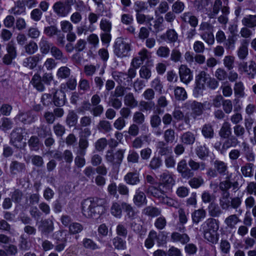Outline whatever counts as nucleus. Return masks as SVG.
Here are the masks:
<instances>
[{
	"label": "nucleus",
	"mask_w": 256,
	"mask_h": 256,
	"mask_svg": "<svg viewBox=\"0 0 256 256\" xmlns=\"http://www.w3.org/2000/svg\"><path fill=\"white\" fill-rule=\"evenodd\" d=\"M106 200L98 198H90L84 200L82 202V210L87 218H97L104 213Z\"/></svg>",
	"instance_id": "1"
},
{
	"label": "nucleus",
	"mask_w": 256,
	"mask_h": 256,
	"mask_svg": "<svg viewBox=\"0 0 256 256\" xmlns=\"http://www.w3.org/2000/svg\"><path fill=\"white\" fill-rule=\"evenodd\" d=\"M125 151V150L119 149L114 154L110 150L106 152V159L107 162L112 163V168L114 170L112 174H118L119 166L122 161Z\"/></svg>",
	"instance_id": "2"
},
{
	"label": "nucleus",
	"mask_w": 256,
	"mask_h": 256,
	"mask_svg": "<svg viewBox=\"0 0 256 256\" xmlns=\"http://www.w3.org/2000/svg\"><path fill=\"white\" fill-rule=\"evenodd\" d=\"M210 106V104L206 102L201 103L196 100H188L184 104V107L192 110V116L194 119L202 114L204 107L209 109Z\"/></svg>",
	"instance_id": "3"
},
{
	"label": "nucleus",
	"mask_w": 256,
	"mask_h": 256,
	"mask_svg": "<svg viewBox=\"0 0 256 256\" xmlns=\"http://www.w3.org/2000/svg\"><path fill=\"white\" fill-rule=\"evenodd\" d=\"M27 132L22 128H16L10 134V143L16 148H20L23 146V138L26 136Z\"/></svg>",
	"instance_id": "4"
},
{
	"label": "nucleus",
	"mask_w": 256,
	"mask_h": 256,
	"mask_svg": "<svg viewBox=\"0 0 256 256\" xmlns=\"http://www.w3.org/2000/svg\"><path fill=\"white\" fill-rule=\"evenodd\" d=\"M114 54L120 58L127 56L130 50V44L122 38H118L114 44Z\"/></svg>",
	"instance_id": "5"
},
{
	"label": "nucleus",
	"mask_w": 256,
	"mask_h": 256,
	"mask_svg": "<svg viewBox=\"0 0 256 256\" xmlns=\"http://www.w3.org/2000/svg\"><path fill=\"white\" fill-rule=\"evenodd\" d=\"M63 231L59 230L53 233L52 237L56 240V244L54 245V250L58 252H60L64 250L66 246L68 238L66 235L62 236Z\"/></svg>",
	"instance_id": "6"
},
{
	"label": "nucleus",
	"mask_w": 256,
	"mask_h": 256,
	"mask_svg": "<svg viewBox=\"0 0 256 256\" xmlns=\"http://www.w3.org/2000/svg\"><path fill=\"white\" fill-rule=\"evenodd\" d=\"M38 229L42 235L48 236L54 230V222L49 218L42 220L38 226Z\"/></svg>",
	"instance_id": "7"
},
{
	"label": "nucleus",
	"mask_w": 256,
	"mask_h": 256,
	"mask_svg": "<svg viewBox=\"0 0 256 256\" xmlns=\"http://www.w3.org/2000/svg\"><path fill=\"white\" fill-rule=\"evenodd\" d=\"M178 71L180 80L182 82L188 84L192 80V76L191 70L186 66L180 65Z\"/></svg>",
	"instance_id": "8"
},
{
	"label": "nucleus",
	"mask_w": 256,
	"mask_h": 256,
	"mask_svg": "<svg viewBox=\"0 0 256 256\" xmlns=\"http://www.w3.org/2000/svg\"><path fill=\"white\" fill-rule=\"evenodd\" d=\"M15 119L24 124H30L35 121L36 116L30 111L20 112L16 116Z\"/></svg>",
	"instance_id": "9"
},
{
	"label": "nucleus",
	"mask_w": 256,
	"mask_h": 256,
	"mask_svg": "<svg viewBox=\"0 0 256 256\" xmlns=\"http://www.w3.org/2000/svg\"><path fill=\"white\" fill-rule=\"evenodd\" d=\"M52 8L56 14L60 17H65L70 13V11L64 5L62 1L56 2L53 5Z\"/></svg>",
	"instance_id": "10"
},
{
	"label": "nucleus",
	"mask_w": 256,
	"mask_h": 256,
	"mask_svg": "<svg viewBox=\"0 0 256 256\" xmlns=\"http://www.w3.org/2000/svg\"><path fill=\"white\" fill-rule=\"evenodd\" d=\"M42 60V56L38 54L26 58L23 61L22 64L24 67L33 70Z\"/></svg>",
	"instance_id": "11"
},
{
	"label": "nucleus",
	"mask_w": 256,
	"mask_h": 256,
	"mask_svg": "<svg viewBox=\"0 0 256 256\" xmlns=\"http://www.w3.org/2000/svg\"><path fill=\"white\" fill-rule=\"evenodd\" d=\"M170 240L173 242H180L182 244L188 243L190 240V238L186 233H180L174 232L172 233Z\"/></svg>",
	"instance_id": "12"
},
{
	"label": "nucleus",
	"mask_w": 256,
	"mask_h": 256,
	"mask_svg": "<svg viewBox=\"0 0 256 256\" xmlns=\"http://www.w3.org/2000/svg\"><path fill=\"white\" fill-rule=\"evenodd\" d=\"M174 184V180L172 177H162L159 182L158 188L162 192H166L172 189Z\"/></svg>",
	"instance_id": "13"
},
{
	"label": "nucleus",
	"mask_w": 256,
	"mask_h": 256,
	"mask_svg": "<svg viewBox=\"0 0 256 256\" xmlns=\"http://www.w3.org/2000/svg\"><path fill=\"white\" fill-rule=\"evenodd\" d=\"M218 227V221L212 218L208 219L202 225L203 230L210 231L212 232H217Z\"/></svg>",
	"instance_id": "14"
},
{
	"label": "nucleus",
	"mask_w": 256,
	"mask_h": 256,
	"mask_svg": "<svg viewBox=\"0 0 256 256\" xmlns=\"http://www.w3.org/2000/svg\"><path fill=\"white\" fill-rule=\"evenodd\" d=\"M52 56L56 60H60L62 63H66L68 58L64 56L62 52L58 47L53 46L50 50Z\"/></svg>",
	"instance_id": "15"
},
{
	"label": "nucleus",
	"mask_w": 256,
	"mask_h": 256,
	"mask_svg": "<svg viewBox=\"0 0 256 256\" xmlns=\"http://www.w3.org/2000/svg\"><path fill=\"white\" fill-rule=\"evenodd\" d=\"M53 102L55 106H61L66 102L65 94L62 90H56L53 95Z\"/></svg>",
	"instance_id": "16"
},
{
	"label": "nucleus",
	"mask_w": 256,
	"mask_h": 256,
	"mask_svg": "<svg viewBox=\"0 0 256 256\" xmlns=\"http://www.w3.org/2000/svg\"><path fill=\"white\" fill-rule=\"evenodd\" d=\"M126 202H114L110 208V212L114 216L120 218L122 214V210H124V204Z\"/></svg>",
	"instance_id": "17"
},
{
	"label": "nucleus",
	"mask_w": 256,
	"mask_h": 256,
	"mask_svg": "<svg viewBox=\"0 0 256 256\" xmlns=\"http://www.w3.org/2000/svg\"><path fill=\"white\" fill-rule=\"evenodd\" d=\"M38 44L40 52L42 54H48L54 46L44 36L41 38Z\"/></svg>",
	"instance_id": "18"
},
{
	"label": "nucleus",
	"mask_w": 256,
	"mask_h": 256,
	"mask_svg": "<svg viewBox=\"0 0 256 256\" xmlns=\"http://www.w3.org/2000/svg\"><path fill=\"white\" fill-rule=\"evenodd\" d=\"M133 202L138 207L146 204L147 200L146 194L144 192L137 190L134 196Z\"/></svg>",
	"instance_id": "19"
},
{
	"label": "nucleus",
	"mask_w": 256,
	"mask_h": 256,
	"mask_svg": "<svg viewBox=\"0 0 256 256\" xmlns=\"http://www.w3.org/2000/svg\"><path fill=\"white\" fill-rule=\"evenodd\" d=\"M210 76L208 74L204 71L200 72L198 74L196 77V81L197 83L196 88L203 89L204 88V84L207 83Z\"/></svg>",
	"instance_id": "20"
},
{
	"label": "nucleus",
	"mask_w": 256,
	"mask_h": 256,
	"mask_svg": "<svg viewBox=\"0 0 256 256\" xmlns=\"http://www.w3.org/2000/svg\"><path fill=\"white\" fill-rule=\"evenodd\" d=\"M112 78L119 84L126 86V81L128 82H130V80L126 73L119 72H114L112 73Z\"/></svg>",
	"instance_id": "21"
},
{
	"label": "nucleus",
	"mask_w": 256,
	"mask_h": 256,
	"mask_svg": "<svg viewBox=\"0 0 256 256\" xmlns=\"http://www.w3.org/2000/svg\"><path fill=\"white\" fill-rule=\"evenodd\" d=\"M26 6L23 0H18L15 2L14 6L11 8L10 13L16 16L25 14Z\"/></svg>",
	"instance_id": "22"
},
{
	"label": "nucleus",
	"mask_w": 256,
	"mask_h": 256,
	"mask_svg": "<svg viewBox=\"0 0 256 256\" xmlns=\"http://www.w3.org/2000/svg\"><path fill=\"white\" fill-rule=\"evenodd\" d=\"M248 44L249 42L248 40H243L238 50V56L240 59L244 60L248 55Z\"/></svg>",
	"instance_id": "23"
},
{
	"label": "nucleus",
	"mask_w": 256,
	"mask_h": 256,
	"mask_svg": "<svg viewBox=\"0 0 256 256\" xmlns=\"http://www.w3.org/2000/svg\"><path fill=\"white\" fill-rule=\"evenodd\" d=\"M89 143L86 138L82 136L80 138L78 141V148L76 154L80 155H86V149L88 147Z\"/></svg>",
	"instance_id": "24"
},
{
	"label": "nucleus",
	"mask_w": 256,
	"mask_h": 256,
	"mask_svg": "<svg viewBox=\"0 0 256 256\" xmlns=\"http://www.w3.org/2000/svg\"><path fill=\"white\" fill-rule=\"evenodd\" d=\"M180 18L184 22L189 23L194 28L198 25V18L190 12L184 13L180 16Z\"/></svg>",
	"instance_id": "25"
},
{
	"label": "nucleus",
	"mask_w": 256,
	"mask_h": 256,
	"mask_svg": "<svg viewBox=\"0 0 256 256\" xmlns=\"http://www.w3.org/2000/svg\"><path fill=\"white\" fill-rule=\"evenodd\" d=\"M177 170L180 174L185 176H190L193 174L192 172H191V170L188 168L186 161L184 159L182 160L178 163Z\"/></svg>",
	"instance_id": "26"
},
{
	"label": "nucleus",
	"mask_w": 256,
	"mask_h": 256,
	"mask_svg": "<svg viewBox=\"0 0 256 256\" xmlns=\"http://www.w3.org/2000/svg\"><path fill=\"white\" fill-rule=\"evenodd\" d=\"M34 87L40 92H43L45 87L42 83V77L38 74H35L30 82Z\"/></svg>",
	"instance_id": "27"
},
{
	"label": "nucleus",
	"mask_w": 256,
	"mask_h": 256,
	"mask_svg": "<svg viewBox=\"0 0 256 256\" xmlns=\"http://www.w3.org/2000/svg\"><path fill=\"white\" fill-rule=\"evenodd\" d=\"M180 141L182 143L186 145L192 144L195 140L196 137L194 134L190 132H187L184 133L180 137Z\"/></svg>",
	"instance_id": "28"
},
{
	"label": "nucleus",
	"mask_w": 256,
	"mask_h": 256,
	"mask_svg": "<svg viewBox=\"0 0 256 256\" xmlns=\"http://www.w3.org/2000/svg\"><path fill=\"white\" fill-rule=\"evenodd\" d=\"M124 104L130 108H134L138 106V102L135 98L132 92H128L124 97Z\"/></svg>",
	"instance_id": "29"
},
{
	"label": "nucleus",
	"mask_w": 256,
	"mask_h": 256,
	"mask_svg": "<svg viewBox=\"0 0 256 256\" xmlns=\"http://www.w3.org/2000/svg\"><path fill=\"white\" fill-rule=\"evenodd\" d=\"M206 216V212L202 208L195 210L192 213V218L194 224H198Z\"/></svg>",
	"instance_id": "30"
},
{
	"label": "nucleus",
	"mask_w": 256,
	"mask_h": 256,
	"mask_svg": "<svg viewBox=\"0 0 256 256\" xmlns=\"http://www.w3.org/2000/svg\"><path fill=\"white\" fill-rule=\"evenodd\" d=\"M228 124L225 121V147L230 148L231 146H236L238 142L236 138L232 136L230 138L226 136V132L228 131Z\"/></svg>",
	"instance_id": "31"
},
{
	"label": "nucleus",
	"mask_w": 256,
	"mask_h": 256,
	"mask_svg": "<svg viewBox=\"0 0 256 256\" xmlns=\"http://www.w3.org/2000/svg\"><path fill=\"white\" fill-rule=\"evenodd\" d=\"M156 148L160 156H165L170 152V148L168 146V143L164 141H159L156 143Z\"/></svg>",
	"instance_id": "32"
},
{
	"label": "nucleus",
	"mask_w": 256,
	"mask_h": 256,
	"mask_svg": "<svg viewBox=\"0 0 256 256\" xmlns=\"http://www.w3.org/2000/svg\"><path fill=\"white\" fill-rule=\"evenodd\" d=\"M18 248L20 250L26 251L30 249L31 244L28 240V238L24 234H22L19 238Z\"/></svg>",
	"instance_id": "33"
},
{
	"label": "nucleus",
	"mask_w": 256,
	"mask_h": 256,
	"mask_svg": "<svg viewBox=\"0 0 256 256\" xmlns=\"http://www.w3.org/2000/svg\"><path fill=\"white\" fill-rule=\"evenodd\" d=\"M161 210L159 208L148 206L142 210V214L151 217H156L160 214Z\"/></svg>",
	"instance_id": "34"
},
{
	"label": "nucleus",
	"mask_w": 256,
	"mask_h": 256,
	"mask_svg": "<svg viewBox=\"0 0 256 256\" xmlns=\"http://www.w3.org/2000/svg\"><path fill=\"white\" fill-rule=\"evenodd\" d=\"M24 48L26 54L31 55L34 54L38 50V46L35 42L30 40L24 46Z\"/></svg>",
	"instance_id": "35"
},
{
	"label": "nucleus",
	"mask_w": 256,
	"mask_h": 256,
	"mask_svg": "<svg viewBox=\"0 0 256 256\" xmlns=\"http://www.w3.org/2000/svg\"><path fill=\"white\" fill-rule=\"evenodd\" d=\"M188 166L190 168L191 172L203 170L206 168V164L204 162H198L192 159H190L188 162Z\"/></svg>",
	"instance_id": "36"
},
{
	"label": "nucleus",
	"mask_w": 256,
	"mask_h": 256,
	"mask_svg": "<svg viewBox=\"0 0 256 256\" xmlns=\"http://www.w3.org/2000/svg\"><path fill=\"white\" fill-rule=\"evenodd\" d=\"M98 128L100 131L104 132H109L112 130V128L110 122L106 120H100L98 125Z\"/></svg>",
	"instance_id": "37"
},
{
	"label": "nucleus",
	"mask_w": 256,
	"mask_h": 256,
	"mask_svg": "<svg viewBox=\"0 0 256 256\" xmlns=\"http://www.w3.org/2000/svg\"><path fill=\"white\" fill-rule=\"evenodd\" d=\"M164 138L166 143H172L175 141L176 136L174 130L170 128L166 130L164 133Z\"/></svg>",
	"instance_id": "38"
},
{
	"label": "nucleus",
	"mask_w": 256,
	"mask_h": 256,
	"mask_svg": "<svg viewBox=\"0 0 256 256\" xmlns=\"http://www.w3.org/2000/svg\"><path fill=\"white\" fill-rule=\"evenodd\" d=\"M10 168L12 172L14 174H16L25 170V165L24 164L18 162L17 161H14L10 164Z\"/></svg>",
	"instance_id": "39"
},
{
	"label": "nucleus",
	"mask_w": 256,
	"mask_h": 256,
	"mask_svg": "<svg viewBox=\"0 0 256 256\" xmlns=\"http://www.w3.org/2000/svg\"><path fill=\"white\" fill-rule=\"evenodd\" d=\"M208 210L210 215L214 217L218 216L222 213L218 206L213 202L208 206Z\"/></svg>",
	"instance_id": "40"
},
{
	"label": "nucleus",
	"mask_w": 256,
	"mask_h": 256,
	"mask_svg": "<svg viewBox=\"0 0 256 256\" xmlns=\"http://www.w3.org/2000/svg\"><path fill=\"white\" fill-rule=\"evenodd\" d=\"M78 118V115L74 110H70L66 117V122L70 126H73L76 124Z\"/></svg>",
	"instance_id": "41"
},
{
	"label": "nucleus",
	"mask_w": 256,
	"mask_h": 256,
	"mask_svg": "<svg viewBox=\"0 0 256 256\" xmlns=\"http://www.w3.org/2000/svg\"><path fill=\"white\" fill-rule=\"evenodd\" d=\"M82 246L84 248L92 250L100 248V247L93 240L88 238H84L83 240Z\"/></svg>",
	"instance_id": "42"
},
{
	"label": "nucleus",
	"mask_w": 256,
	"mask_h": 256,
	"mask_svg": "<svg viewBox=\"0 0 256 256\" xmlns=\"http://www.w3.org/2000/svg\"><path fill=\"white\" fill-rule=\"evenodd\" d=\"M157 238L156 232L154 230H151L146 240L144 245L148 248H152L154 244V240Z\"/></svg>",
	"instance_id": "43"
},
{
	"label": "nucleus",
	"mask_w": 256,
	"mask_h": 256,
	"mask_svg": "<svg viewBox=\"0 0 256 256\" xmlns=\"http://www.w3.org/2000/svg\"><path fill=\"white\" fill-rule=\"evenodd\" d=\"M112 243L115 248L118 250H124L126 248V242L118 236L115 237L113 239Z\"/></svg>",
	"instance_id": "44"
},
{
	"label": "nucleus",
	"mask_w": 256,
	"mask_h": 256,
	"mask_svg": "<svg viewBox=\"0 0 256 256\" xmlns=\"http://www.w3.org/2000/svg\"><path fill=\"white\" fill-rule=\"evenodd\" d=\"M36 132L40 138H46L48 136H52V132L50 128L46 126L42 125L37 128Z\"/></svg>",
	"instance_id": "45"
},
{
	"label": "nucleus",
	"mask_w": 256,
	"mask_h": 256,
	"mask_svg": "<svg viewBox=\"0 0 256 256\" xmlns=\"http://www.w3.org/2000/svg\"><path fill=\"white\" fill-rule=\"evenodd\" d=\"M234 93L236 96L238 98H242L244 95V87L242 82H236L234 86Z\"/></svg>",
	"instance_id": "46"
},
{
	"label": "nucleus",
	"mask_w": 256,
	"mask_h": 256,
	"mask_svg": "<svg viewBox=\"0 0 256 256\" xmlns=\"http://www.w3.org/2000/svg\"><path fill=\"white\" fill-rule=\"evenodd\" d=\"M124 206H125L124 210L126 212V216L131 220L135 219L137 217V212H135L134 208L127 203H126Z\"/></svg>",
	"instance_id": "47"
},
{
	"label": "nucleus",
	"mask_w": 256,
	"mask_h": 256,
	"mask_svg": "<svg viewBox=\"0 0 256 256\" xmlns=\"http://www.w3.org/2000/svg\"><path fill=\"white\" fill-rule=\"evenodd\" d=\"M28 144L31 150H38L40 145L39 138L36 136H32L28 141Z\"/></svg>",
	"instance_id": "48"
},
{
	"label": "nucleus",
	"mask_w": 256,
	"mask_h": 256,
	"mask_svg": "<svg viewBox=\"0 0 256 256\" xmlns=\"http://www.w3.org/2000/svg\"><path fill=\"white\" fill-rule=\"evenodd\" d=\"M139 74L142 78L148 80L151 77V70L148 66H142L140 70Z\"/></svg>",
	"instance_id": "49"
},
{
	"label": "nucleus",
	"mask_w": 256,
	"mask_h": 256,
	"mask_svg": "<svg viewBox=\"0 0 256 256\" xmlns=\"http://www.w3.org/2000/svg\"><path fill=\"white\" fill-rule=\"evenodd\" d=\"M69 232L75 234L80 232L84 229L82 224L78 222H72L69 226Z\"/></svg>",
	"instance_id": "50"
},
{
	"label": "nucleus",
	"mask_w": 256,
	"mask_h": 256,
	"mask_svg": "<svg viewBox=\"0 0 256 256\" xmlns=\"http://www.w3.org/2000/svg\"><path fill=\"white\" fill-rule=\"evenodd\" d=\"M174 96L176 100H184L187 98L185 90L182 87L177 86L174 89Z\"/></svg>",
	"instance_id": "51"
},
{
	"label": "nucleus",
	"mask_w": 256,
	"mask_h": 256,
	"mask_svg": "<svg viewBox=\"0 0 256 256\" xmlns=\"http://www.w3.org/2000/svg\"><path fill=\"white\" fill-rule=\"evenodd\" d=\"M169 10V5L167 2L166 0L161 1L158 6L155 10V14H162L166 13Z\"/></svg>",
	"instance_id": "52"
},
{
	"label": "nucleus",
	"mask_w": 256,
	"mask_h": 256,
	"mask_svg": "<svg viewBox=\"0 0 256 256\" xmlns=\"http://www.w3.org/2000/svg\"><path fill=\"white\" fill-rule=\"evenodd\" d=\"M204 231V238L206 240H208V242H212V243H216L218 241V236L217 234V232H212L208 230H203Z\"/></svg>",
	"instance_id": "53"
},
{
	"label": "nucleus",
	"mask_w": 256,
	"mask_h": 256,
	"mask_svg": "<svg viewBox=\"0 0 256 256\" xmlns=\"http://www.w3.org/2000/svg\"><path fill=\"white\" fill-rule=\"evenodd\" d=\"M184 4L180 0H177L172 5V10L173 12L178 14L181 13L184 10Z\"/></svg>",
	"instance_id": "54"
},
{
	"label": "nucleus",
	"mask_w": 256,
	"mask_h": 256,
	"mask_svg": "<svg viewBox=\"0 0 256 256\" xmlns=\"http://www.w3.org/2000/svg\"><path fill=\"white\" fill-rule=\"evenodd\" d=\"M158 56L162 58H167L170 54V50L166 46H160L156 52Z\"/></svg>",
	"instance_id": "55"
},
{
	"label": "nucleus",
	"mask_w": 256,
	"mask_h": 256,
	"mask_svg": "<svg viewBox=\"0 0 256 256\" xmlns=\"http://www.w3.org/2000/svg\"><path fill=\"white\" fill-rule=\"evenodd\" d=\"M203 136L206 138H211L214 136V130L211 125L206 124L204 126L202 130Z\"/></svg>",
	"instance_id": "56"
},
{
	"label": "nucleus",
	"mask_w": 256,
	"mask_h": 256,
	"mask_svg": "<svg viewBox=\"0 0 256 256\" xmlns=\"http://www.w3.org/2000/svg\"><path fill=\"white\" fill-rule=\"evenodd\" d=\"M108 144V142L106 138H100L95 142V149L98 152L103 151Z\"/></svg>",
	"instance_id": "57"
},
{
	"label": "nucleus",
	"mask_w": 256,
	"mask_h": 256,
	"mask_svg": "<svg viewBox=\"0 0 256 256\" xmlns=\"http://www.w3.org/2000/svg\"><path fill=\"white\" fill-rule=\"evenodd\" d=\"M100 26L104 32H110L112 29V22L106 18H102L100 22Z\"/></svg>",
	"instance_id": "58"
},
{
	"label": "nucleus",
	"mask_w": 256,
	"mask_h": 256,
	"mask_svg": "<svg viewBox=\"0 0 256 256\" xmlns=\"http://www.w3.org/2000/svg\"><path fill=\"white\" fill-rule=\"evenodd\" d=\"M139 160V155L134 150L129 151L127 156V160L128 163H138Z\"/></svg>",
	"instance_id": "59"
},
{
	"label": "nucleus",
	"mask_w": 256,
	"mask_h": 256,
	"mask_svg": "<svg viewBox=\"0 0 256 256\" xmlns=\"http://www.w3.org/2000/svg\"><path fill=\"white\" fill-rule=\"evenodd\" d=\"M70 74V70L67 66H62L60 68L57 72V76L61 78H66Z\"/></svg>",
	"instance_id": "60"
},
{
	"label": "nucleus",
	"mask_w": 256,
	"mask_h": 256,
	"mask_svg": "<svg viewBox=\"0 0 256 256\" xmlns=\"http://www.w3.org/2000/svg\"><path fill=\"white\" fill-rule=\"evenodd\" d=\"M116 232L118 236L126 238L128 233L126 226L122 223L118 224L116 228Z\"/></svg>",
	"instance_id": "61"
},
{
	"label": "nucleus",
	"mask_w": 256,
	"mask_h": 256,
	"mask_svg": "<svg viewBox=\"0 0 256 256\" xmlns=\"http://www.w3.org/2000/svg\"><path fill=\"white\" fill-rule=\"evenodd\" d=\"M165 36L170 42H176L178 39V35L174 29L168 30Z\"/></svg>",
	"instance_id": "62"
},
{
	"label": "nucleus",
	"mask_w": 256,
	"mask_h": 256,
	"mask_svg": "<svg viewBox=\"0 0 256 256\" xmlns=\"http://www.w3.org/2000/svg\"><path fill=\"white\" fill-rule=\"evenodd\" d=\"M240 221V220L238 216L236 214H232L228 216L225 220V222L227 226L230 228H233L235 225Z\"/></svg>",
	"instance_id": "63"
},
{
	"label": "nucleus",
	"mask_w": 256,
	"mask_h": 256,
	"mask_svg": "<svg viewBox=\"0 0 256 256\" xmlns=\"http://www.w3.org/2000/svg\"><path fill=\"white\" fill-rule=\"evenodd\" d=\"M182 58V55L180 50L176 48L172 49L170 53V60L174 62H180Z\"/></svg>",
	"instance_id": "64"
}]
</instances>
